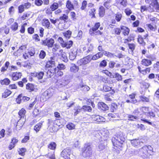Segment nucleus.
I'll list each match as a JSON object with an SVG mask.
<instances>
[{
    "mask_svg": "<svg viewBox=\"0 0 159 159\" xmlns=\"http://www.w3.org/2000/svg\"><path fill=\"white\" fill-rule=\"evenodd\" d=\"M62 6L61 3H60L59 5L58 3L54 2L52 5L50 6V8L52 11H54L57 9L58 7H61Z\"/></svg>",
    "mask_w": 159,
    "mask_h": 159,
    "instance_id": "nucleus-23",
    "label": "nucleus"
},
{
    "mask_svg": "<svg viewBox=\"0 0 159 159\" xmlns=\"http://www.w3.org/2000/svg\"><path fill=\"white\" fill-rule=\"evenodd\" d=\"M139 116H137L134 115L129 114L128 116V120L131 121H134L139 119Z\"/></svg>",
    "mask_w": 159,
    "mask_h": 159,
    "instance_id": "nucleus-25",
    "label": "nucleus"
},
{
    "mask_svg": "<svg viewBox=\"0 0 159 159\" xmlns=\"http://www.w3.org/2000/svg\"><path fill=\"white\" fill-rule=\"evenodd\" d=\"M125 140V136L121 132L116 134L115 137L112 139V141L114 145L120 147H122L123 143Z\"/></svg>",
    "mask_w": 159,
    "mask_h": 159,
    "instance_id": "nucleus-1",
    "label": "nucleus"
},
{
    "mask_svg": "<svg viewBox=\"0 0 159 159\" xmlns=\"http://www.w3.org/2000/svg\"><path fill=\"white\" fill-rule=\"evenodd\" d=\"M107 65V62L105 60L102 61L100 63L99 66L100 67H104L106 66Z\"/></svg>",
    "mask_w": 159,
    "mask_h": 159,
    "instance_id": "nucleus-63",
    "label": "nucleus"
},
{
    "mask_svg": "<svg viewBox=\"0 0 159 159\" xmlns=\"http://www.w3.org/2000/svg\"><path fill=\"white\" fill-rule=\"evenodd\" d=\"M77 49L74 48L71 49V52L69 54V59L71 60H74L76 57L77 54Z\"/></svg>",
    "mask_w": 159,
    "mask_h": 159,
    "instance_id": "nucleus-10",
    "label": "nucleus"
},
{
    "mask_svg": "<svg viewBox=\"0 0 159 159\" xmlns=\"http://www.w3.org/2000/svg\"><path fill=\"white\" fill-rule=\"evenodd\" d=\"M61 58L62 60L65 62H67L68 61L66 54L65 52L61 53Z\"/></svg>",
    "mask_w": 159,
    "mask_h": 159,
    "instance_id": "nucleus-42",
    "label": "nucleus"
},
{
    "mask_svg": "<svg viewBox=\"0 0 159 159\" xmlns=\"http://www.w3.org/2000/svg\"><path fill=\"white\" fill-rule=\"evenodd\" d=\"M120 28L121 30H123L122 33L124 35H128L129 34L130 31L129 28L123 25L120 26Z\"/></svg>",
    "mask_w": 159,
    "mask_h": 159,
    "instance_id": "nucleus-17",
    "label": "nucleus"
},
{
    "mask_svg": "<svg viewBox=\"0 0 159 159\" xmlns=\"http://www.w3.org/2000/svg\"><path fill=\"white\" fill-rule=\"evenodd\" d=\"M26 48V45L21 46L20 47L19 49L18 50L17 52L19 53L25 51Z\"/></svg>",
    "mask_w": 159,
    "mask_h": 159,
    "instance_id": "nucleus-50",
    "label": "nucleus"
},
{
    "mask_svg": "<svg viewBox=\"0 0 159 159\" xmlns=\"http://www.w3.org/2000/svg\"><path fill=\"white\" fill-rule=\"evenodd\" d=\"M106 1L104 2L103 5L104 7L107 9H109L111 7V0H105Z\"/></svg>",
    "mask_w": 159,
    "mask_h": 159,
    "instance_id": "nucleus-31",
    "label": "nucleus"
},
{
    "mask_svg": "<svg viewBox=\"0 0 159 159\" xmlns=\"http://www.w3.org/2000/svg\"><path fill=\"white\" fill-rule=\"evenodd\" d=\"M111 89V88L107 85H105L103 87V90L105 92L109 91Z\"/></svg>",
    "mask_w": 159,
    "mask_h": 159,
    "instance_id": "nucleus-57",
    "label": "nucleus"
},
{
    "mask_svg": "<svg viewBox=\"0 0 159 159\" xmlns=\"http://www.w3.org/2000/svg\"><path fill=\"white\" fill-rule=\"evenodd\" d=\"M53 89L52 88H49L44 92L43 96L44 97L46 100L51 97L53 94Z\"/></svg>",
    "mask_w": 159,
    "mask_h": 159,
    "instance_id": "nucleus-8",
    "label": "nucleus"
},
{
    "mask_svg": "<svg viewBox=\"0 0 159 159\" xmlns=\"http://www.w3.org/2000/svg\"><path fill=\"white\" fill-rule=\"evenodd\" d=\"M56 67H53L52 69L48 70L47 72V74L50 76L51 74H54L56 73Z\"/></svg>",
    "mask_w": 159,
    "mask_h": 159,
    "instance_id": "nucleus-47",
    "label": "nucleus"
},
{
    "mask_svg": "<svg viewBox=\"0 0 159 159\" xmlns=\"http://www.w3.org/2000/svg\"><path fill=\"white\" fill-rule=\"evenodd\" d=\"M87 5V2L86 1H84L82 3V5L81 7V9L82 10H84L86 7Z\"/></svg>",
    "mask_w": 159,
    "mask_h": 159,
    "instance_id": "nucleus-61",
    "label": "nucleus"
},
{
    "mask_svg": "<svg viewBox=\"0 0 159 159\" xmlns=\"http://www.w3.org/2000/svg\"><path fill=\"white\" fill-rule=\"evenodd\" d=\"M98 107L102 110H106L108 109L107 106L103 102H99L98 104Z\"/></svg>",
    "mask_w": 159,
    "mask_h": 159,
    "instance_id": "nucleus-19",
    "label": "nucleus"
},
{
    "mask_svg": "<svg viewBox=\"0 0 159 159\" xmlns=\"http://www.w3.org/2000/svg\"><path fill=\"white\" fill-rule=\"evenodd\" d=\"M78 88L80 89L81 90L85 92L89 91L90 89L88 86L84 84L83 83L80 84L79 85Z\"/></svg>",
    "mask_w": 159,
    "mask_h": 159,
    "instance_id": "nucleus-15",
    "label": "nucleus"
},
{
    "mask_svg": "<svg viewBox=\"0 0 159 159\" xmlns=\"http://www.w3.org/2000/svg\"><path fill=\"white\" fill-rule=\"evenodd\" d=\"M82 109L80 106H78L75 107L74 109V115L75 116H76L79 113Z\"/></svg>",
    "mask_w": 159,
    "mask_h": 159,
    "instance_id": "nucleus-30",
    "label": "nucleus"
},
{
    "mask_svg": "<svg viewBox=\"0 0 159 159\" xmlns=\"http://www.w3.org/2000/svg\"><path fill=\"white\" fill-rule=\"evenodd\" d=\"M92 60H93L92 55H89L79 60L77 63L80 66L85 65L90 62Z\"/></svg>",
    "mask_w": 159,
    "mask_h": 159,
    "instance_id": "nucleus-6",
    "label": "nucleus"
},
{
    "mask_svg": "<svg viewBox=\"0 0 159 159\" xmlns=\"http://www.w3.org/2000/svg\"><path fill=\"white\" fill-rule=\"evenodd\" d=\"M26 111L25 109L22 108L18 112V114L20 118H25Z\"/></svg>",
    "mask_w": 159,
    "mask_h": 159,
    "instance_id": "nucleus-29",
    "label": "nucleus"
},
{
    "mask_svg": "<svg viewBox=\"0 0 159 159\" xmlns=\"http://www.w3.org/2000/svg\"><path fill=\"white\" fill-rule=\"evenodd\" d=\"M25 120V118H20L18 121L17 125H18L21 126H22L24 124Z\"/></svg>",
    "mask_w": 159,
    "mask_h": 159,
    "instance_id": "nucleus-46",
    "label": "nucleus"
},
{
    "mask_svg": "<svg viewBox=\"0 0 159 159\" xmlns=\"http://www.w3.org/2000/svg\"><path fill=\"white\" fill-rule=\"evenodd\" d=\"M56 147V144L54 142H51L48 145V148L51 150H54L55 149Z\"/></svg>",
    "mask_w": 159,
    "mask_h": 159,
    "instance_id": "nucleus-41",
    "label": "nucleus"
},
{
    "mask_svg": "<svg viewBox=\"0 0 159 159\" xmlns=\"http://www.w3.org/2000/svg\"><path fill=\"white\" fill-rule=\"evenodd\" d=\"M11 92L8 90H6L3 93L2 97L3 98H6L9 96L11 93Z\"/></svg>",
    "mask_w": 159,
    "mask_h": 159,
    "instance_id": "nucleus-36",
    "label": "nucleus"
},
{
    "mask_svg": "<svg viewBox=\"0 0 159 159\" xmlns=\"http://www.w3.org/2000/svg\"><path fill=\"white\" fill-rule=\"evenodd\" d=\"M26 89L30 91H33L34 89V85L30 83H28L26 85Z\"/></svg>",
    "mask_w": 159,
    "mask_h": 159,
    "instance_id": "nucleus-35",
    "label": "nucleus"
},
{
    "mask_svg": "<svg viewBox=\"0 0 159 159\" xmlns=\"http://www.w3.org/2000/svg\"><path fill=\"white\" fill-rule=\"evenodd\" d=\"M153 67L155 70L159 71V62L157 61L153 65Z\"/></svg>",
    "mask_w": 159,
    "mask_h": 159,
    "instance_id": "nucleus-64",
    "label": "nucleus"
},
{
    "mask_svg": "<svg viewBox=\"0 0 159 159\" xmlns=\"http://www.w3.org/2000/svg\"><path fill=\"white\" fill-rule=\"evenodd\" d=\"M66 127L69 130L73 129L75 128V125L72 123H70L66 125Z\"/></svg>",
    "mask_w": 159,
    "mask_h": 159,
    "instance_id": "nucleus-52",
    "label": "nucleus"
},
{
    "mask_svg": "<svg viewBox=\"0 0 159 159\" xmlns=\"http://www.w3.org/2000/svg\"><path fill=\"white\" fill-rule=\"evenodd\" d=\"M18 12L21 13L24 11L25 8L23 5H20L18 7Z\"/></svg>",
    "mask_w": 159,
    "mask_h": 159,
    "instance_id": "nucleus-51",
    "label": "nucleus"
},
{
    "mask_svg": "<svg viewBox=\"0 0 159 159\" xmlns=\"http://www.w3.org/2000/svg\"><path fill=\"white\" fill-rule=\"evenodd\" d=\"M103 53L101 52H98L95 55L92 56L93 60H95L99 58L102 57L103 56Z\"/></svg>",
    "mask_w": 159,
    "mask_h": 159,
    "instance_id": "nucleus-26",
    "label": "nucleus"
},
{
    "mask_svg": "<svg viewBox=\"0 0 159 159\" xmlns=\"http://www.w3.org/2000/svg\"><path fill=\"white\" fill-rule=\"evenodd\" d=\"M140 152L141 156L144 159H146L152 155L153 148L150 146H145L140 149Z\"/></svg>",
    "mask_w": 159,
    "mask_h": 159,
    "instance_id": "nucleus-2",
    "label": "nucleus"
},
{
    "mask_svg": "<svg viewBox=\"0 0 159 159\" xmlns=\"http://www.w3.org/2000/svg\"><path fill=\"white\" fill-rule=\"evenodd\" d=\"M71 32L70 30H68L63 33L64 36L66 38L69 39L71 35Z\"/></svg>",
    "mask_w": 159,
    "mask_h": 159,
    "instance_id": "nucleus-40",
    "label": "nucleus"
},
{
    "mask_svg": "<svg viewBox=\"0 0 159 159\" xmlns=\"http://www.w3.org/2000/svg\"><path fill=\"white\" fill-rule=\"evenodd\" d=\"M92 118L94 120L97 122H104L105 121V119L104 117L98 115H93Z\"/></svg>",
    "mask_w": 159,
    "mask_h": 159,
    "instance_id": "nucleus-13",
    "label": "nucleus"
},
{
    "mask_svg": "<svg viewBox=\"0 0 159 159\" xmlns=\"http://www.w3.org/2000/svg\"><path fill=\"white\" fill-rule=\"evenodd\" d=\"M89 15L92 16V17L95 18V14L96 13V9L94 8L90 9L89 12Z\"/></svg>",
    "mask_w": 159,
    "mask_h": 159,
    "instance_id": "nucleus-37",
    "label": "nucleus"
},
{
    "mask_svg": "<svg viewBox=\"0 0 159 159\" xmlns=\"http://www.w3.org/2000/svg\"><path fill=\"white\" fill-rule=\"evenodd\" d=\"M22 95L21 94L19 95L17 98L16 99V101L18 104H20L22 101Z\"/></svg>",
    "mask_w": 159,
    "mask_h": 159,
    "instance_id": "nucleus-56",
    "label": "nucleus"
},
{
    "mask_svg": "<svg viewBox=\"0 0 159 159\" xmlns=\"http://www.w3.org/2000/svg\"><path fill=\"white\" fill-rule=\"evenodd\" d=\"M66 7L70 10H71L74 9V6L71 2L69 1H68L66 3Z\"/></svg>",
    "mask_w": 159,
    "mask_h": 159,
    "instance_id": "nucleus-34",
    "label": "nucleus"
},
{
    "mask_svg": "<svg viewBox=\"0 0 159 159\" xmlns=\"http://www.w3.org/2000/svg\"><path fill=\"white\" fill-rule=\"evenodd\" d=\"M139 43L143 46H144L145 44V43L143 39L141 37H139L138 39Z\"/></svg>",
    "mask_w": 159,
    "mask_h": 159,
    "instance_id": "nucleus-54",
    "label": "nucleus"
},
{
    "mask_svg": "<svg viewBox=\"0 0 159 159\" xmlns=\"http://www.w3.org/2000/svg\"><path fill=\"white\" fill-rule=\"evenodd\" d=\"M18 139H16L15 138H13L12 139L11 142L8 148L9 149L11 150L13 148L16 146V144L18 142Z\"/></svg>",
    "mask_w": 159,
    "mask_h": 159,
    "instance_id": "nucleus-14",
    "label": "nucleus"
},
{
    "mask_svg": "<svg viewBox=\"0 0 159 159\" xmlns=\"http://www.w3.org/2000/svg\"><path fill=\"white\" fill-rule=\"evenodd\" d=\"M140 83L141 85V87L143 89H147L150 86V84L148 83L143 81L140 82Z\"/></svg>",
    "mask_w": 159,
    "mask_h": 159,
    "instance_id": "nucleus-27",
    "label": "nucleus"
},
{
    "mask_svg": "<svg viewBox=\"0 0 159 159\" xmlns=\"http://www.w3.org/2000/svg\"><path fill=\"white\" fill-rule=\"evenodd\" d=\"M71 154V150L68 148L64 149L61 152V156L64 159H71L70 156Z\"/></svg>",
    "mask_w": 159,
    "mask_h": 159,
    "instance_id": "nucleus-7",
    "label": "nucleus"
},
{
    "mask_svg": "<svg viewBox=\"0 0 159 159\" xmlns=\"http://www.w3.org/2000/svg\"><path fill=\"white\" fill-rule=\"evenodd\" d=\"M58 41L60 43L62 47L65 46V42L63 41V39L61 37H59L58 39Z\"/></svg>",
    "mask_w": 159,
    "mask_h": 159,
    "instance_id": "nucleus-58",
    "label": "nucleus"
},
{
    "mask_svg": "<svg viewBox=\"0 0 159 159\" xmlns=\"http://www.w3.org/2000/svg\"><path fill=\"white\" fill-rule=\"evenodd\" d=\"M42 123L40 122L36 124L34 127V129L37 133L39 131L42 126Z\"/></svg>",
    "mask_w": 159,
    "mask_h": 159,
    "instance_id": "nucleus-33",
    "label": "nucleus"
},
{
    "mask_svg": "<svg viewBox=\"0 0 159 159\" xmlns=\"http://www.w3.org/2000/svg\"><path fill=\"white\" fill-rule=\"evenodd\" d=\"M93 45H92L91 44H90L89 46V47L88 49L87 50V51L84 52L86 54H87L89 53V52L92 51L93 49Z\"/></svg>",
    "mask_w": 159,
    "mask_h": 159,
    "instance_id": "nucleus-60",
    "label": "nucleus"
},
{
    "mask_svg": "<svg viewBox=\"0 0 159 159\" xmlns=\"http://www.w3.org/2000/svg\"><path fill=\"white\" fill-rule=\"evenodd\" d=\"M18 28V24L16 22L13 23L11 26V29L13 31H16Z\"/></svg>",
    "mask_w": 159,
    "mask_h": 159,
    "instance_id": "nucleus-43",
    "label": "nucleus"
},
{
    "mask_svg": "<svg viewBox=\"0 0 159 159\" xmlns=\"http://www.w3.org/2000/svg\"><path fill=\"white\" fill-rule=\"evenodd\" d=\"M141 101L143 102H149V98L144 96H141L139 97Z\"/></svg>",
    "mask_w": 159,
    "mask_h": 159,
    "instance_id": "nucleus-44",
    "label": "nucleus"
},
{
    "mask_svg": "<svg viewBox=\"0 0 159 159\" xmlns=\"http://www.w3.org/2000/svg\"><path fill=\"white\" fill-rule=\"evenodd\" d=\"M82 155L84 157H90L92 154V149L89 143L85 144L82 149Z\"/></svg>",
    "mask_w": 159,
    "mask_h": 159,
    "instance_id": "nucleus-3",
    "label": "nucleus"
},
{
    "mask_svg": "<svg viewBox=\"0 0 159 159\" xmlns=\"http://www.w3.org/2000/svg\"><path fill=\"white\" fill-rule=\"evenodd\" d=\"M44 73L43 72H40L39 73L34 72L31 73V75L32 76L37 77V78L40 80L42 79L44 75Z\"/></svg>",
    "mask_w": 159,
    "mask_h": 159,
    "instance_id": "nucleus-16",
    "label": "nucleus"
},
{
    "mask_svg": "<svg viewBox=\"0 0 159 159\" xmlns=\"http://www.w3.org/2000/svg\"><path fill=\"white\" fill-rule=\"evenodd\" d=\"M55 62L53 58L51 57L50 60L47 62L46 67L47 68H52L55 66Z\"/></svg>",
    "mask_w": 159,
    "mask_h": 159,
    "instance_id": "nucleus-12",
    "label": "nucleus"
},
{
    "mask_svg": "<svg viewBox=\"0 0 159 159\" xmlns=\"http://www.w3.org/2000/svg\"><path fill=\"white\" fill-rule=\"evenodd\" d=\"M45 56L46 53L43 50L41 51L39 55L40 58L41 59H43L45 57Z\"/></svg>",
    "mask_w": 159,
    "mask_h": 159,
    "instance_id": "nucleus-55",
    "label": "nucleus"
},
{
    "mask_svg": "<svg viewBox=\"0 0 159 159\" xmlns=\"http://www.w3.org/2000/svg\"><path fill=\"white\" fill-rule=\"evenodd\" d=\"M140 110L144 113L143 114L142 116L140 117L141 120L145 123H148L149 124L151 125L152 123L149 121L148 119H146V117H144L145 116L148 115L150 111L149 108L147 107H142L140 108Z\"/></svg>",
    "mask_w": 159,
    "mask_h": 159,
    "instance_id": "nucleus-5",
    "label": "nucleus"
},
{
    "mask_svg": "<svg viewBox=\"0 0 159 159\" xmlns=\"http://www.w3.org/2000/svg\"><path fill=\"white\" fill-rule=\"evenodd\" d=\"M22 76V74L20 72H13L11 75L12 79L14 81H16L20 78Z\"/></svg>",
    "mask_w": 159,
    "mask_h": 159,
    "instance_id": "nucleus-11",
    "label": "nucleus"
},
{
    "mask_svg": "<svg viewBox=\"0 0 159 159\" xmlns=\"http://www.w3.org/2000/svg\"><path fill=\"white\" fill-rule=\"evenodd\" d=\"M100 26V23L99 22L97 23H95L94 26L92 28L90 29V30H92L93 32L96 31L99 27ZM90 32H91V31H90Z\"/></svg>",
    "mask_w": 159,
    "mask_h": 159,
    "instance_id": "nucleus-39",
    "label": "nucleus"
},
{
    "mask_svg": "<svg viewBox=\"0 0 159 159\" xmlns=\"http://www.w3.org/2000/svg\"><path fill=\"white\" fill-rule=\"evenodd\" d=\"M54 43V40L52 39H46L43 41L42 44L44 46H47L48 48H52Z\"/></svg>",
    "mask_w": 159,
    "mask_h": 159,
    "instance_id": "nucleus-9",
    "label": "nucleus"
},
{
    "mask_svg": "<svg viewBox=\"0 0 159 159\" xmlns=\"http://www.w3.org/2000/svg\"><path fill=\"white\" fill-rule=\"evenodd\" d=\"M148 10L150 12H157L159 11V4L157 0H152L148 7Z\"/></svg>",
    "mask_w": 159,
    "mask_h": 159,
    "instance_id": "nucleus-4",
    "label": "nucleus"
},
{
    "mask_svg": "<svg viewBox=\"0 0 159 159\" xmlns=\"http://www.w3.org/2000/svg\"><path fill=\"white\" fill-rule=\"evenodd\" d=\"M79 70L78 66H76L75 64H71L70 67V70L71 72L76 73Z\"/></svg>",
    "mask_w": 159,
    "mask_h": 159,
    "instance_id": "nucleus-18",
    "label": "nucleus"
},
{
    "mask_svg": "<svg viewBox=\"0 0 159 159\" xmlns=\"http://www.w3.org/2000/svg\"><path fill=\"white\" fill-rule=\"evenodd\" d=\"M131 143L132 145L134 147H138L140 144L141 143H142L138 139L131 140Z\"/></svg>",
    "mask_w": 159,
    "mask_h": 159,
    "instance_id": "nucleus-21",
    "label": "nucleus"
},
{
    "mask_svg": "<svg viewBox=\"0 0 159 159\" xmlns=\"http://www.w3.org/2000/svg\"><path fill=\"white\" fill-rule=\"evenodd\" d=\"M122 17V14L121 13H117L115 15V19L117 22L120 21Z\"/></svg>",
    "mask_w": 159,
    "mask_h": 159,
    "instance_id": "nucleus-45",
    "label": "nucleus"
},
{
    "mask_svg": "<svg viewBox=\"0 0 159 159\" xmlns=\"http://www.w3.org/2000/svg\"><path fill=\"white\" fill-rule=\"evenodd\" d=\"M57 68L60 70H64L66 68L65 66L63 64H59L57 66Z\"/></svg>",
    "mask_w": 159,
    "mask_h": 159,
    "instance_id": "nucleus-59",
    "label": "nucleus"
},
{
    "mask_svg": "<svg viewBox=\"0 0 159 159\" xmlns=\"http://www.w3.org/2000/svg\"><path fill=\"white\" fill-rule=\"evenodd\" d=\"M106 148V146L104 143H101L97 147V149L99 151H101L105 149Z\"/></svg>",
    "mask_w": 159,
    "mask_h": 159,
    "instance_id": "nucleus-28",
    "label": "nucleus"
},
{
    "mask_svg": "<svg viewBox=\"0 0 159 159\" xmlns=\"http://www.w3.org/2000/svg\"><path fill=\"white\" fill-rule=\"evenodd\" d=\"M152 63V62L151 61L146 59H143L141 61L142 64L143 66H147L151 65Z\"/></svg>",
    "mask_w": 159,
    "mask_h": 159,
    "instance_id": "nucleus-20",
    "label": "nucleus"
},
{
    "mask_svg": "<svg viewBox=\"0 0 159 159\" xmlns=\"http://www.w3.org/2000/svg\"><path fill=\"white\" fill-rule=\"evenodd\" d=\"M82 109L85 111H87L89 112H91L92 111L91 107L88 106H84L82 107Z\"/></svg>",
    "mask_w": 159,
    "mask_h": 159,
    "instance_id": "nucleus-49",
    "label": "nucleus"
},
{
    "mask_svg": "<svg viewBox=\"0 0 159 159\" xmlns=\"http://www.w3.org/2000/svg\"><path fill=\"white\" fill-rule=\"evenodd\" d=\"M26 151V149L24 148H21L20 149L19 151V154L22 156H23L25 155V153Z\"/></svg>",
    "mask_w": 159,
    "mask_h": 159,
    "instance_id": "nucleus-53",
    "label": "nucleus"
},
{
    "mask_svg": "<svg viewBox=\"0 0 159 159\" xmlns=\"http://www.w3.org/2000/svg\"><path fill=\"white\" fill-rule=\"evenodd\" d=\"M42 24L43 26L48 29H49L50 27V23L48 19H43L42 20Z\"/></svg>",
    "mask_w": 159,
    "mask_h": 159,
    "instance_id": "nucleus-22",
    "label": "nucleus"
},
{
    "mask_svg": "<svg viewBox=\"0 0 159 159\" xmlns=\"http://www.w3.org/2000/svg\"><path fill=\"white\" fill-rule=\"evenodd\" d=\"M0 82L2 85H8L10 83V80L8 78H5L1 80Z\"/></svg>",
    "mask_w": 159,
    "mask_h": 159,
    "instance_id": "nucleus-32",
    "label": "nucleus"
},
{
    "mask_svg": "<svg viewBox=\"0 0 159 159\" xmlns=\"http://www.w3.org/2000/svg\"><path fill=\"white\" fill-rule=\"evenodd\" d=\"M105 9L103 6H101L99 9V15L101 17H103L105 14Z\"/></svg>",
    "mask_w": 159,
    "mask_h": 159,
    "instance_id": "nucleus-24",
    "label": "nucleus"
},
{
    "mask_svg": "<svg viewBox=\"0 0 159 159\" xmlns=\"http://www.w3.org/2000/svg\"><path fill=\"white\" fill-rule=\"evenodd\" d=\"M73 44V42L71 40L68 42H65V46H63V47H66L67 48H70L72 46Z\"/></svg>",
    "mask_w": 159,
    "mask_h": 159,
    "instance_id": "nucleus-38",
    "label": "nucleus"
},
{
    "mask_svg": "<svg viewBox=\"0 0 159 159\" xmlns=\"http://www.w3.org/2000/svg\"><path fill=\"white\" fill-rule=\"evenodd\" d=\"M103 54L106 56L109 57H114V55L112 53L106 51H104L103 52Z\"/></svg>",
    "mask_w": 159,
    "mask_h": 159,
    "instance_id": "nucleus-48",
    "label": "nucleus"
},
{
    "mask_svg": "<svg viewBox=\"0 0 159 159\" xmlns=\"http://www.w3.org/2000/svg\"><path fill=\"white\" fill-rule=\"evenodd\" d=\"M139 113L140 111L138 108L134 110L133 112V114L135 116H139Z\"/></svg>",
    "mask_w": 159,
    "mask_h": 159,
    "instance_id": "nucleus-62",
    "label": "nucleus"
}]
</instances>
